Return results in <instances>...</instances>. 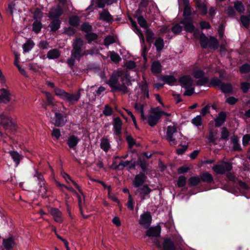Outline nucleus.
I'll use <instances>...</instances> for the list:
<instances>
[{
  "label": "nucleus",
  "mask_w": 250,
  "mask_h": 250,
  "mask_svg": "<svg viewBox=\"0 0 250 250\" xmlns=\"http://www.w3.org/2000/svg\"><path fill=\"white\" fill-rule=\"evenodd\" d=\"M50 213L56 222L59 223H62V212L58 208H51L50 210Z\"/></svg>",
  "instance_id": "nucleus-23"
},
{
  "label": "nucleus",
  "mask_w": 250,
  "mask_h": 250,
  "mask_svg": "<svg viewBox=\"0 0 250 250\" xmlns=\"http://www.w3.org/2000/svg\"><path fill=\"white\" fill-rule=\"evenodd\" d=\"M187 183V178L184 176H180L177 182V186L178 188H183Z\"/></svg>",
  "instance_id": "nucleus-45"
},
{
  "label": "nucleus",
  "mask_w": 250,
  "mask_h": 250,
  "mask_svg": "<svg viewBox=\"0 0 250 250\" xmlns=\"http://www.w3.org/2000/svg\"><path fill=\"white\" fill-rule=\"evenodd\" d=\"M80 139L77 136L71 135L66 140V144L70 148L74 149L80 142Z\"/></svg>",
  "instance_id": "nucleus-21"
},
{
  "label": "nucleus",
  "mask_w": 250,
  "mask_h": 250,
  "mask_svg": "<svg viewBox=\"0 0 250 250\" xmlns=\"http://www.w3.org/2000/svg\"><path fill=\"white\" fill-rule=\"evenodd\" d=\"M191 123L196 126H200L202 125V118L201 115H197L191 120Z\"/></svg>",
  "instance_id": "nucleus-51"
},
{
  "label": "nucleus",
  "mask_w": 250,
  "mask_h": 250,
  "mask_svg": "<svg viewBox=\"0 0 250 250\" xmlns=\"http://www.w3.org/2000/svg\"><path fill=\"white\" fill-rule=\"evenodd\" d=\"M137 21L140 26L144 28L147 29V23L143 16H140L137 18Z\"/></svg>",
  "instance_id": "nucleus-46"
},
{
  "label": "nucleus",
  "mask_w": 250,
  "mask_h": 250,
  "mask_svg": "<svg viewBox=\"0 0 250 250\" xmlns=\"http://www.w3.org/2000/svg\"><path fill=\"white\" fill-rule=\"evenodd\" d=\"M201 182L200 176L198 175L191 176L188 180V185L190 187H196Z\"/></svg>",
  "instance_id": "nucleus-31"
},
{
  "label": "nucleus",
  "mask_w": 250,
  "mask_h": 250,
  "mask_svg": "<svg viewBox=\"0 0 250 250\" xmlns=\"http://www.w3.org/2000/svg\"><path fill=\"white\" fill-rule=\"evenodd\" d=\"M151 112L153 114L148 116L147 123L151 126H155L160 119V116L158 112V108H152Z\"/></svg>",
  "instance_id": "nucleus-14"
},
{
  "label": "nucleus",
  "mask_w": 250,
  "mask_h": 250,
  "mask_svg": "<svg viewBox=\"0 0 250 250\" xmlns=\"http://www.w3.org/2000/svg\"><path fill=\"white\" fill-rule=\"evenodd\" d=\"M51 135L52 137H55L56 140H59L61 135L60 130L56 128H53Z\"/></svg>",
  "instance_id": "nucleus-64"
},
{
  "label": "nucleus",
  "mask_w": 250,
  "mask_h": 250,
  "mask_svg": "<svg viewBox=\"0 0 250 250\" xmlns=\"http://www.w3.org/2000/svg\"><path fill=\"white\" fill-rule=\"evenodd\" d=\"M192 75L194 78L199 79L205 76V72L201 69L195 68L193 70Z\"/></svg>",
  "instance_id": "nucleus-42"
},
{
  "label": "nucleus",
  "mask_w": 250,
  "mask_h": 250,
  "mask_svg": "<svg viewBox=\"0 0 250 250\" xmlns=\"http://www.w3.org/2000/svg\"><path fill=\"white\" fill-rule=\"evenodd\" d=\"M184 9L183 13V19L180 21V23L184 25V30L187 33H194L196 36L198 34V31L195 30V26L194 25V18L192 17L193 13L192 12V8L189 5V2L183 3Z\"/></svg>",
  "instance_id": "nucleus-1"
},
{
  "label": "nucleus",
  "mask_w": 250,
  "mask_h": 250,
  "mask_svg": "<svg viewBox=\"0 0 250 250\" xmlns=\"http://www.w3.org/2000/svg\"><path fill=\"white\" fill-rule=\"evenodd\" d=\"M63 14V10L59 5L56 7H52L49 12L48 17L50 19H60L59 18Z\"/></svg>",
  "instance_id": "nucleus-16"
},
{
  "label": "nucleus",
  "mask_w": 250,
  "mask_h": 250,
  "mask_svg": "<svg viewBox=\"0 0 250 250\" xmlns=\"http://www.w3.org/2000/svg\"><path fill=\"white\" fill-rule=\"evenodd\" d=\"M172 32L175 35L179 34L182 31V27L179 23H177L171 28Z\"/></svg>",
  "instance_id": "nucleus-58"
},
{
  "label": "nucleus",
  "mask_w": 250,
  "mask_h": 250,
  "mask_svg": "<svg viewBox=\"0 0 250 250\" xmlns=\"http://www.w3.org/2000/svg\"><path fill=\"white\" fill-rule=\"evenodd\" d=\"M42 27V24L41 21H35L32 24V31L36 34L39 33Z\"/></svg>",
  "instance_id": "nucleus-40"
},
{
  "label": "nucleus",
  "mask_w": 250,
  "mask_h": 250,
  "mask_svg": "<svg viewBox=\"0 0 250 250\" xmlns=\"http://www.w3.org/2000/svg\"><path fill=\"white\" fill-rule=\"evenodd\" d=\"M152 222V216L150 212L146 211L140 215L139 221L140 225L143 226L145 228L148 229Z\"/></svg>",
  "instance_id": "nucleus-13"
},
{
  "label": "nucleus",
  "mask_w": 250,
  "mask_h": 250,
  "mask_svg": "<svg viewBox=\"0 0 250 250\" xmlns=\"http://www.w3.org/2000/svg\"><path fill=\"white\" fill-rule=\"evenodd\" d=\"M180 85L185 89L183 94H199L195 92L193 80L189 75H184L178 79Z\"/></svg>",
  "instance_id": "nucleus-6"
},
{
  "label": "nucleus",
  "mask_w": 250,
  "mask_h": 250,
  "mask_svg": "<svg viewBox=\"0 0 250 250\" xmlns=\"http://www.w3.org/2000/svg\"><path fill=\"white\" fill-rule=\"evenodd\" d=\"M163 250H176L174 242L170 238H165L163 243Z\"/></svg>",
  "instance_id": "nucleus-24"
},
{
  "label": "nucleus",
  "mask_w": 250,
  "mask_h": 250,
  "mask_svg": "<svg viewBox=\"0 0 250 250\" xmlns=\"http://www.w3.org/2000/svg\"><path fill=\"white\" fill-rule=\"evenodd\" d=\"M60 52L57 49H53L49 50L47 54V57L49 59H56L60 56Z\"/></svg>",
  "instance_id": "nucleus-35"
},
{
  "label": "nucleus",
  "mask_w": 250,
  "mask_h": 250,
  "mask_svg": "<svg viewBox=\"0 0 250 250\" xmlns=\"http://www.w3.org/2000/svg\"><path fill=\"white\" fill-rule=\"evenodd\" d=\"M71 54H73L74 57L81 59L83 57L87 55L86 52L88 50H85L84 42L82 38L77 37L73 40Z\"/></svg>",
  "instance_id": "nucleus-5"
},
{
  "label": "nucleus",
  "mask_w": 250,
  "mask_h": 250,
  "mask_svg": "<svg viewBox=\"0 0 250 250\" xmlns=\"http://www.w3.org/2000/svg\"><path fill=\"white\" fill-rule=\"evenodd\" d=\"M239 71L242 74H248L250 72V64L246 63L242 65L239 68Z\"/></svg>",
  "instance_id": "nucleus-48"
},
{
  "label": "nucleus",
  "mask_w": 250,
  "mask_h": 250,
  "mask_svg": "<svg viewBox=\"0 0 250 250\" xmlns=\"http://www.w3.org/2000/svg\"><path fill=\"white\" fill-rule=\"evenodd\" d=\"M177 131V127L175 126L169 125L167 129V140L169 143L170 146L176 145L177 141L176 139L173 138V134Z\"/></svg>",
  "instance_id": "nucleus-12"
},
{
  "label": "nucleus",
  "mask_w": 250,
  "mask_h": 250,
  "mask_svg": "<svg viewBox=\"0 0 250 250\" xmlns=\"http://www.w3.org/2000/svg\"><path fill=\"white\" fill-rule=\"evenodd\" d=\"M59 96L61 98H63L70 102L71 104H73L76 103L80 99L81 95H57Z\"/></svg>",
  "instance_id": "nucleus-27"
},
{
  "label": "nucleus",
  "mask_w": 250,
  "mask_h": 250,
  "mask_svg": "<svg viewBox=\"0 0 250 250\" xmlns=\"http://www.w3.org/2000/svg\"><path fill=\"white\" fill-rule=\"evenodd\" d=\"M98 20L109 23H112L113 21V16L106 9H104L100 12Z\"/></svg>",
  "instance_id": "nucleus-18"
},
{
  "label": "nucleus",
  "mask_w": 250,
  "mask_h": 250,
  "mask_svg": "<svg viewBox=\"0 0 250 250\" xmlns=\"http://www.w3.org/2000/svg\"><path fill=\"white\" fill-rule=\"evenodd\" d=\"M154 38V34L152 30L150 28H147L146 29V40L149 44L150 46H151V43L153 42Z\"/></svg>",
  "instance_id": "nucleus-37"
},
{
  "label": "nucleus",
  "mask_w": 250,
  "mask_h": 250,
  "mask_svg": "<svg viewBox=\"0 0 250 250\" xmlns=\"http://www.w3.org/2000/svg\"><path fill=\"white\" fill-rule=\"evenodd\" d=\"M107 84L111 88V92H123L124 94H125L128 92L126 86L121 85L119 82L118 76L112 75L108 81Z\"/></svg>",
  "instance_id": "nucleus-8"
},
{
  "label": "nucleus",
  "mask_w": 250,
  "mask_h": 250,
  "mask_svg": "<svg viewBox=\"0 0 250 250\" xmlns=\"http://www.w3.org/2000/svg\"><path fill=\"white\" fill-rule=\"evenodd\" d=\"M85 39L87 41V43L90 44L92 42H94L97 40L98 38V35L94 32L91 31L86 34L84 36Z\"/></svg>",
  "instance_id": "nucleus-36"
},
{
  "label": "nucleus",
  "mask_w": 250,
  "mask_h": 250,
  "mask_svg": "<svg viewBox=\"0 0 250 250\" xmlns=\"http://www.w3.org/2000/svg\"><path fill=\"white\" fill-rule=\"evenodd\" d=\"M69 24L73 27H77L80 25V19L77 16H73L69 19Z\"/></svg>",
  "instance_id": "nucleus-41"
},
{
  "label": "nucleus",
  "mask_w": 250,
  "mask_h": 250,
  "mask_svg": "<svg viewBox=\"0 0 250 250\" xmlns=\"http://www.w3.org/2000/svg\"><path fill=\"white\" fill-rule=\"evenodd\" d=\"M219 89L224 94L231 93L233 90V87L231 83L222 82Z\"/></svg>",
  "instance_id": "nucleus-29"
},
{
  "label": "nucleus",
  "mask_w": 250,
  "mask_h": 250,
  "mask_svg": "<svg viewBox=\"0 0 250 250\" xmlns=\"http://www.w3.org/2000/svg\"><path fill=\"white\" fill-rule=\"evenodd\" d=\"M122 83L121 85H124L125 86H126V85H130L131 84V82L130 81L129 76L127 74L124 75L122 77Z\"/></svg>",
  "instance_id": "nucleus-61"
},
{
  "label": "nucleus",
  "mask_w": 250,
  "mask_h": 250,
  "mask_svg": "<svg viewBox=\"0 0 250 250\" xmlns=\"http://www.w3.org/2000/svg\"><path fill=\"white\" fill-rule=\"evenodd\" d=\"M0 125L2 126L5 130L9 129L11 131L16 130V125L8 116L4 114H0Z\"/></svg>",
  "instance_id": "nucleus-9"
},
{
  "label": "nucleus",
  "mask_w": 250,
  "mask_h": 250,
  "mask_svg": "<svg viewBox=\"0 0 250 250\" xmlns=\"http://www.w3.org/2000/svg\"><path fill=\"white\" fill-rule=\"evenodd\" d=\"M52 21L49 24L51 31L56 32L61 27V21L60 19H51Z\"/></svg>",
  "instance_id": "nucleus-28"
},
{
  "label": "nucleus",
  "mask_w": 250,
  "mask_h": 250,
  "mask_svg": "<svg viewBox=\"0 0 250 250\" xmlns=\"http://www.w3.org/2000/svg\"><path fill=\"white\" fill-rule=\"evenodd\" d=\"M9 153L15 164V167H18L22 158V156L16 151L11 150L9 152Z\"/></svg>",
  "instance_id": "nucleus-26"
},
{
  "label": "nucleus",
  "mask_w": 250,
  "mask_h": 250,
  "mask_svg": "<svg viewBox=\"0 0 250 250\" xmlns=\"http://www.w3.org/2000/svg\"><path fill=\"white\" fill-rule=\"evenodd\" d=\"M199 40L201 47L206 49L208 46L210 49L215 50L218 48L219 42L217 39L213 36H210L208 38L206 35L202 32L199 36Z\"/></svg>",
  "instance_id": "nucleus-7"
},
{
  "label": "nucleus",
  "mask_w": 250,
  "mask_h": 250,
  "mask_svg": "<svg viewBox=\"0 0 250 250\" xmlns=\"http://www.w3.org/2000/svg\"><path fill=\"white\" fill-rule=\"evenodd\" d=\"M81 30L87 34L92 31V27L88 23L84 22L81 25Z\"/></svg>",
  "instance_id": "nucleus-55"
},
{
  "label": "nucleus",
  "mask_w": 250,
  "mask_h": 250,
  "mask_svg": "<svg viewBox=\"0 0 250 250\" xmlns=\"http://www.w3.org/2000/svg\"><path fill=\"white\" fill-rule=\"evenodd\" d=\"M161 80L165 83L170 85H173L177 82L176 78L171 75H165L161 77Z\"/></svg>",
  "instance_id": "nucleus-25"
},
{
  "label": "nucleus",
  "mask_w": 250,
  "mask_h": 250,
  "mask_svg": "<svg viewBox=\"0 0 250 250\" xmlns=\"http://www.w3.org/2000/svg\"><path fill=\"white\" fill-rule=\"evenodd\" d=\"M34 177H36L37 180L39 181L38 185L41 188L40 189L41 191L43 189L44 190V192L46 191V188L44 187L45 181L44 180L42 174L39 172L37 170H36L35 174L34 176Z\"/></svg>",
  "instance_id": "nucleus-22"
},
{
  "label": "nucleus",
  "mask_w": 250,
  "mask_h": 250,
  "mask_svg": "<svg viewBox=\"0 0 250 250\" xmlns=\"http://www.w3.org/2000/svg\"><path fill=\"white\" fill-rule=\"evenodd\" d=\"M33 14V19L35 21L41 19L43 16L42 12L39 8H36Z\"/></svg>",
  "instance_id": "nucleus-56"
},
{
  "label": "nucleus",
  "mask_w": 250,
  "mask_h": 250,
  "mask_svg": "<svg viewBox=\"0 0 250 250\" xmlns=\"http://www.w3.org/2000/svg\"><path fill=\"white\" fill-rule=\"evenodd\" d=\"M126 141L128 145V148L131 149L135 145H137L136 141L131 135H128L126 137Z\"/></svg>",
  "instance_id": "nucleus-53"
},
{
  "label": "nucleus",
  "mask_w": 250,
  "mask_h": 250,
  "mask_svg": "<svg viewBox=\"0 0 250 250\" xmlns=\"http://www.w3.org/2000/svg\"><path fill=\"white\" fill-rule=\"evenodd\" d=\"M240 87L242 91L246 93L250 89V83L247 82H242L241 83Z\"/></svg>",
  "instance_id": "nucleus-60"
},
{
  "label": "nucleus",
  "mask_w": 250,
  "mask_h": 250,
  "mask_svg": "<svg viewBox=\"0 0 250 250\" xmlns=\"http://www.w3.org/2000/svg\"><path fill=\"white\" fill-rule=\"evenodd\" d=\"M151 72L154 74H159L162 71V65L159 61L154 62L151 66Z\"/></svg>",
  "instance_id": "nucleus-33"
},
{
  "label": "nucleus",
  "mask_w": 250,
  "mask_h": 250,
  "mask_svg": "<svg viewBox=\"0 0 250 250\" xmlns=\"http://www.w3.org/2000/svg\"><path fill=\"white\" fill-rule=\"evenodd\" d=\"M156 47V51L158 52H161L164 47V40L161 37L157 38L154 43Z\"/></svg>",
  "instance_id": "nucleus-34"
},
{
  "label": "nucleus",
  "mask_w": 250,
  "mask_h": 250,
  "mask_svg": "<svg viewBox=\"0 0 250 250\" xmlns=\"http://www.w3.org/2000/svg\"><path fill=\"white\" fill-rule=\"evenodd\" d=\"M229 134L228 128L226 127H223L221 132V139L226 141L228 140Z\"/></svg>",
  "instance_id": "nucleus-49"
},
{
  "label": "nucleus",
  "mask_w": 250,
  "mask_h": 250,
  "mask_svg": "<svg viewBox=\"0 0 250 250\" xmlns=\"http://www.w3.org/2000/svg\"><path fill=\"white\" fill-rule=\"evenodd\" d=\"M115 42V38L111 35L107 36L104 39V45L106 46H108L111 44H112Z\"/></svg>",
  "instance_id": "nucleus-52"
},
{
  "label": "nucleus",
  "mask_w": 250,
  "mask_h": 250,
  "mask_svg": "<svg viewBox=\"0 0 250 250\" xmlns=\"http://www.w3.org/2000/svg\"><path fill=\"white\" fill-rule=\"evenodd\" d=\"M123 125V122L119 117L115 118L113 120V129L114 133L116 136L119 137V140H122V128Z\"/></svg>",
  "instance_id": "nucleus-15"
},
{
  "label": "nucleus",
  "mask_w": 250,
  "mask_h": 250,
  "mask_svg": "<svg viewBox=\"0 0 250 250\" xmlns=\"http://www.w3.org/2000/svg\"><path fill=\"white\" fill-rule=\"evenodd\" d=\"M103 113L105 116H110L113 113V110L108 104H106L104 106Z\"/></svg>",
  "instance_id": "nucleus-59"
},
{
  "label": "nucleus",
  "mask_w": 250,
  "mask_h": 250,
  "mask_svg": "<svg viewBox=\"0 0 250 250\" xmlns=\"http://www.w3.org/2000/svg\"><path fill=\"white\" fill-rule=\"evenodd\" d=\"M197 7L199 9V10L201 11L202 15L204 16L207 14L208 12L207 7L204 3H201L200 2H198L197 3Z\"/></svg>",
  "instance_id": "nucleus-57"
},
{
  "label": "nucleus",
  "mask_w": 250,
  "mask_h": 250,
  "mask_svg": "<svg viewBox=\"0 0 250 250\" xmlns=\"http://www.w3.org/2000/svg\"><path fill=\"white\" fill-rule=\"evenodd\" d=\"M134 201L133 200V199L132 198V196L131 194L128 195V200L126 204L127 208L130 210H133L134 208Z\"/></svg>",
  "instance_id": "nucleus-54"
},
{
  "label": "nucleus",
  "mask_w": 250,
  "mask_h": 250,
  "mask_svg": "<svg viewBox=\"0 0 250 250\" xmlns=\"http://www.w3.org/2000/svg\"><path fill=\"white\" fill-rule=\"evenodd\" d=\"M81 59L77 57H74L73 54H71V56L70 58H68L67 60V63L68 64L69 66L72 68L75 64V61L77 60L78 61H80Z\"/></svg>",
  "instance_id": "nucleus-47"
},
{
  "label": "nucleus",
  "mask_w": 250,
  "mask_h": 250,
  "mask_svg": "<svg viewBox=\"0 0 250 250\" xmlns=\"http://www.w3.org/2000/svg\"><path fill=\"white\" fill-rule=\"evenodd\" d=\"M232 169L231 163L229 162H223L221 164L215 165L212 169L218 174H224L226 173V177L228 180L234 182L236 177L234 174L230 172Z\"/></svg>",
  "instance_id": "nucleus-4"
},
{
  "label": "nucleus",
  "mask_w": 250,
  "mask_h": 250,
  "mask_svg": "<svg viewBox=\"0 0 250 250\" xmlns=\"http://www.w3.org/2000/svg\"><path fill=\"white\" fill-rule=\"evenodd\" d=\"M110 58L111 60L116 63H118L120 61H121V58L119 55L114 51L111 52Z\"/></svg>",
  "instance_id": "nucleus-50"
},
{
  "label": "nucleus",
  "mask_w": 250,
  "mask_h": 250,
  "mask_svg": "<svg viewBox=\"0 0 250 250\" xmlns=\"http://www.w3.org/2000/svg\"><path fill=\"white\" fill-rule=\"evenodd\" d=\"M161 232V228L160 226L158 225L155 227H151L148 228V229L146 231V235L148 237H153L158 238L160 236Z\"/></svg>",
  "instance_id": "nucleus-17"
},
{
  "label": "nucleus",
  "mask_w": 250,
  "mask_h": 250,
  "mask_svg": "<svg viewBox=\"0 0 250 250\" xmlns=\"http://www.w3.org/2000/svg\"><path fill=\"white\" fill-rule=\"evenodd\" d=\"M199 25L202 30L209 29L211 27L209 23L206 21H201L199 22Z\"/></svg>",
  "instance_id": "nucleus-62"
},
{
  "label": "nucleus",
  "mask_w": 250,
  "mask_h": 250,
  "mask_svg": "<svg viewBox=\"0 0 250 250\" xmlns=\"http://www.w3.org/2000/svg\"><path fill=\"white\" fill-rule=\"evenodd\" d=\"M227 119V113L225 111H221L218 113V116L214 119L215 126L219 127L226 122Z\"/></svg>",
  "instance_id": "nucleus-20"
},
{
  "label": "nucleus",
  "mask_w": 250,
  "mask_h": 250,
  "mask_svg": "<svg viewBox=\"0 0 250 250\" xmlns=\"http://www.w3.org/2000/svg\"><path fill=\"white\" fill-rule=\"evenodd\" d=\"M139 165L142 171L138 174H137L133 181V185L135 188H139L144 185L147 178V165L146 160L139 158L136 161H134L129 167V169H135L136 165Z\"/></svg>",
  "instance_id": "nucleus-2"
},
{
  "label": "nucleus",
  "mask_w": 250,
  "mask_h": 250,
  "mask_svg": "<svg viewBox=\"0 0 250 250\" xmlns=\"http://www.w3.org/2000/svg\"><path fill=\"white\" fill-rule=\"evenodd\" d=\"M2 245L5 250H12L17 246L16 236L13 234H10L9 237L3 238Z\"/></svg>",
  "instance_id": "nucleus-11"
},
{
  "label": "nucleus",
  "mask_w": 250,
  "mask_h": 250,
  "mask_svg": "<svg viewBox=\"0 0 250 250\" xmlns=\"http://www.w3.org/2000/svg\"><path fill=\"white\" fill-rule=\"evenodd\" d=\"M235 9L239 13L243 14L245 11V7L241 1H236L234 4Z\"/></svg>",
  "instance_id": "nucleus-43"
},
{
  "label": "nucleus",
  "mask_w": 250,
  "mask_h": 250,
  "mask_svg": "<svg viewBox=\"0 0 250 250\" xmlns=\"http://www.w3.org/2000/svg\"><path fill=\"white\" fill-rule=\"evenodd\" d=\"M34 43L31 40H28L22 45L23 51L28 52L33 47Z\"/></svg>",
  "instance_id": "nucleus-44"
},
{
  "label": "nucleus",
  "mask_w": 250,
  "mask_h": 250,
  "mask_svg": "<svg viewBox=\"0 0 250 250\" xmlns=\"http://www.w3.org/2000/svg\"><path fill=\"white\" fill-rule=\"evenodd\" d=\"M199 176L201 182L206 183L208 184L214 183L213 176L208 171H206L200 173Z\"/></svg>",
  "instance_id": "nucleus-19"
},
{
  "label": "nucleus",
  "mask_w": 250,
  "mask_h": 250,
  "mask_svg": "<svg viewBox=\"0 0 250 250\" xmlns=\"http://www.w3.org/2000/svg\"><path fill=\"white\" fill-rule=\"evenodd\" d=\"M137 188L135 191V194L139 195L142 200L150 198L149 194L152 192V189L149 187L147 184L143 185L142 186Z\"/></svg>",
  "instance_id": "nucleus-10"
},
{
  "label": "nucleus",
  "mask_w": 250,
  "mask_h": 250,
  "mask_svg": "<svg viewBox=\"0 0 250 250\" xmlns=\"http://www.w3.org/2000/svg\"><path fill=\"white\" fill-rule=\"evenodd\" d=\"M45 104L47 106L52 107V112H55V116L53 119V124L57 127H62L66 123V116L63 114L57 111V108L55 106L56 101L53 97V95H45Z\"/></svg>",
  "instance_id": "nucleus-3"
},
{
  "label": "nucleus",
  "mask_w": 250,
  "mask_h": 250,
  "mask_svg": "<svg viewBox=\"0 0 250 250\" xmlns=\"http://www.w3.org/2000/svg\"><path fill=\"white\" fill-rule=\"evenodd\" d=\"M240 22L242 25L248 29L250 27V15L249 16L241 15L240 18Z\"/></svg>",
  "instance_id": "nucleus-39"
},
{
  "label": "nucleus",
  "mask_w": 250,
  "mask_h": 250,
  "mask_svg": "<svg viewBox=\"0 0 250 250\" xmlns=\"http://www.w3.org/2000/svg\"><path fill=\"white\" fill-rule=\"evenodd\" d=\"M100 147L105 152H107L110 148L109 141L107 138H103L101 140Z\"/></svg>",
  "instance_id": "nucleus-32"
},
{
  "label": "nucleus",
  "mask_w": 250,
  "mask_h": 250,
  "mask_svg": "<svg viewBox=\"0 0 250 250\" xmlns=\"http://www.w3.org/2000/svg\"><path fill=\"white\" fill-rule=\"evenodd\" d=\"M76 32V30L71 27H68L64 29V33L69 36H73Z\"/></svg>",
  "instance_id": "nucleus-63"
},
{
  "label": "nucleus",
  "mask_w": 250,
  "mask_h": 250,
  "mask_svg": "<svg viewBox=\"0 0 250 250\" xmlns=\"http://www.w3.org/2000/svg\"><path fill=\"white\" fill-rule=\"evenodd\" d=\"M209 83V78L207 76H204L202 78L199 79L195 82V85L198 86H207L208 87Z\"/></svg>",
  "instance_id": "nucleus-38"
},
{
  "label": "nucleus",
  "mask_w": 250,
  "mask_h": 250,
  "mask_svg": "<svg viewBox=\"0 0 250 250\" xmlns=\"http://www.w3.org/2000/svg\"><path fill=\"white\" fill-rule=\"evenodd\" d=\"M222 81L217 77H213L209 79L208 87L219 89Z\"/></svg>",
  "instance_id": "nucleus-30"
}]
</instances>
